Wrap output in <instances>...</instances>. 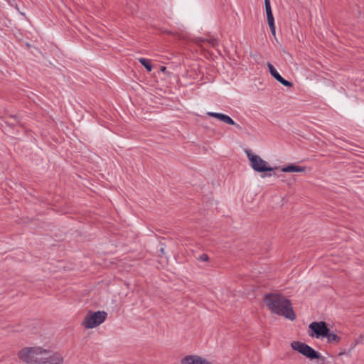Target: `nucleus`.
Listing matches in <instances>:
<instances>
[{"label": "nucleus", "mask_w": 364, "mask_h": 364, "mask_svg": "<svg viewBox=\"0 0 364 364\" xmlns=\"http://www.w3.org/2000/svg\"><path fill=\"white\" fill-rule=\"evenodd\" d=\"M267 308L274 314L283 316L289 320H294L296 318L291 302L285 297L278 295L269 294L264 299Z\"/></svg>", "instance_id": "1"}, {"label": "nucleus", "mask_w": 364, "mask_h": 364, "mask_svg": "<svg viewBox=\"0 0 364 364\" xmlns=\"http://www.w3.org/2000/svg\"><path fill=\"white\" fill-rule=\"evenodd\" d=\"M48 354V350L41 347H26L18 352V358L21 360L30 364H41L43 355Z\"/></svg>", "instance_id": "2"}, {"label": "nucleus", "mask_w": 364, "mask_h": 364, "mask_svg": "<svg viewBox=\"0 0 364 364\" xmlns=\"http://www.w3.org/2000/svg\"><path fill=\"white\" fill-rule=\"evenodd\" d=\"M245 153L250 162V166L254 171L262 173L265 171H272L277 168L276 167H271L269 164L263 160L260 156L252 154L251 150L247 149L245 150Z\"/></svg>", "instance_id": "3"}, {"label": "nucleus", "mask_w": 364, "mask_h": 364, "mask_svg": "<svg viewBox=\"0 0 364 364\" xmlns=\"http://www.w3.org/2000/svg\"><path fill=\"white\" fill-rule=\"evenodd\" d=\"M107 313L105 311L90 312L84 318L82 326L86 328H93L102 323L107 318Z\"/></svg>", "instance_id": "4"}, {"label": "nucleus", "mask_w": 364, "mask_h": 364, "mask_svg": "<svg viewBox=\"0 0 364 364\" xmlns=\"http://www.w3.org/2000/svg\"><path fill=\"white\" fill-rule=\"evenodd\" d=\"M291 347L294 350L298 351L301 353L306 358L313 360V359H319L322 358L320 353L316 351L313 348L308 346L307 344L299 342V341H293L291 343Z\"/></svg>", "instance_id": "5"}, {"label": "nucleus", "mask_w": 364, "mask_h": 364, "mask_svg": "<svg viewBox=\"0 0 364 364\" xmlns=\"http://www.w3.org/2000/svg\"><path fill=\"white\" fill-rule=\"evenodd\" d=\"M309 328L314 333H311V336H314L316 338L325 337L326 333L329 331V328L323 321L312 322L309 325Z\"/></svg>", "instance_id": "6"}, {"label": "nucleus", "mask_w": 364, "mask_h": 364, "mask_svg": "<svg viewBox=\"0 0 364 364\" xmlns=\"http://www.w3.org/2000/svg\"><path fill=\"white\" fill-rule=\"evenodd\" d=\"M63 355L58 353L55 352L51 353L50 350H48V354L47 355H43V360H41V364H63Z\"/></svg>", "instance_id": "7"}, {"label": "nucleus", "mask_w": 364, "mask_h": 364, "mask_svg": "<svg viewBox=\"0 0 364 364\" xmlns=\"http://www.w3.org/2000/svg\"><path fill=\"white\" fill-rule=\"evenodd\" d=\"M267 67L272 76L274 77L282 85L289 87L292 86V83L282 77L281 75L275 69V68L270 63H267Z\"/></svg>", "instance_id": "8"}, {"label": "nucleus", "mask_w": 364, "mask_h": 364, "mask_svg": "<svg viewBox=\"0 0 364 364\" xmlns=\"http://www.w3.org/2000/svg\"><path fill=\"white\" fill-rule=\"evenodd\" d=\"M181 364H211L198 355H186L181 361Z\"/></svg>", "instance_id": "9"}, {"label": "nucleus", "mask_w": 364, "mask_h": 364, "mask_svg": "<svg viewBox=\"0 0 364 364\" xmlns=\"http://www.w3.org/2000/svg\"><path fill=\"white\" fill-rule=\"evenodd\" d=\"M306 169L304 166H296L294 164H290L287 166H284L282 168V171L283 172H303Z\"/></svg>", "instance_id": "10"}, {"label": "nucleus", "mask_w": 364, "mask_h": 364, "mask_svg": "<svg viewBox=\"0 0 364 364\" xmlns=\"http://www.w3.org/2000/svg\"><path fill=\"white\" fill-rule=\"evenodd\" d=\"M325 338L330 343H338L340 341V337L337 334L330 332V331L326 333Z\"/></svg>", "instance_id": "11"}, {"label": "nucleus", "mask_w": 364, "mask_h": 364, "mask_svg": "<svg viewBox=\"0 0 364 364\" xmlns=\"http://www.w3.org/2000/svg\"><path fill=\"white\" fill-rule=\"evenodd\" d=\"M196 43L200 46H202L203 43H206L210 44L211 46H215L217 44V41L215 38L208 39V38H196Z\"/></svg>", "instance_id": "12"}, {"label": "nucleus", "mask_w": 364, "mask_h": 364, "mask_svg": "<svg viewBox=\"0 0 364 364\" xmlns=\"http://www.w3.org/2000/svg\"><path fill=\"white\" fill-rule=\"evenodd\" d=\"M139 62L149 71L152 70V65L151 63V60L146 58H139Z\"/></svg>", "instance_id": "13"}, {"label": "nucleus", "mask_w": 364, "mask_h": 364, "mask_svg": "<svg viewBox=\"0 0 364 364\" xmlns=\"http://www.w3.org/2000/svg\"><path fill=\"white\" fill-rule=\"evenodd\" d=\"M207 114L208 116H210V117H215L220 121H223V118L225 116V114H223V113H218V112H208L207 113Z\"/></svg>", "instance_id": "14"}, {"label": "nucleus", "mask_w": 364, "mask_h": 364, "mask_svg": "<svg viewBox=\"0 0 364 364\" xmlns=\"http://www.w3.org/2000/svg\"><path fill=\"white\" fill-rule=\"evenodd\" d=\"M264 6H265L266 14L272 13L270 0H264Z\"/></svg>", "instance_id": "15"}, {"label": "nucleus", "mask_w": 364, "mask_h": 364, "mask_svg": "<svg viewBox=\"0 0 364 364\" xmlns=\"http://www.w3.org/2000/svg\"><path fill=\"white\" fill-rule=\"evenodd\" d=\"M222 122L230 125L235 124V121L231 117L226 114L224 117L223 120Z\"/></svg>", "instance_id": "16"}, {"label": "nucleus", "mask_w": 364, "mask_h": 364, "mask_svg": "<svg viewBox=\"0 0 364 364\" xmlns=\"http://www.w3.org/2000/svg\"><path fill=\"white\" fill-rule=\"evenodd\" d=\"M267 18L268 24L274 23V18L272 13L267 14Z\"/></svg>", "instance_id": "17"}, {"label": "nucleus", "mask_w": 364, "mask_h": 364, "mask_svg": "<svg viewBox=\"0 0 364 364\" xmlns=\"http://www.w3.org/2000/svg\"><path fill=\"white\" fill-rule=\"evenodd\" d=\"M209 259V257L207 254H202L198 257V260L202 262H207Z\"/></svg>", "instance_id": "18"}, {"label": "nucleus", "mask_w": 364, "mask_h": 364, "mask_svg": "<svg viewBox=\"0 0 364 364\" xmlns=\"http://www.w3.org/2000/svg\"><path fill=\"white\" fill-rule=\"evenodd\" d=\"M268 25L269 26L271 33H272V35L275 36L276 31H275V25H274V23L268 24Z\"/></svg>", "instance_id": "19"}, {"label": "nucleus", "mask_w": 364, "mask_h": 364, "mask_svg": "<svg viewBox=\"0 0 364 364\" xmlns=\"http://www.w3.org/2000/svg\"><path fill=\"white\" fill-rule=\"evenodd\" d=\"M234 126H235L237 127V129H241L242 127L237 123H235V124H233Z\"/></svg>", "instance_id": "20"}, {"label": "nucleus", "mask_w": 364, "mask_h": 364, "mask_svg": "<svg viewBox=\"0 0 364 364\" xmlns=\"http://www.w3.org/2000/svg\"><path fill=\"white\" fill-rule=\"evenodd\" d=\"M160 252H161V254H164V248L161 247L160 249Z\"/></svg>", "instance_id": "21"}, {"label": "nucleus", "mask_w": 364, "mask_h": 364, "mask_svg": "<svg viewBox=\"0 0 364 364\" xmlns=\"http://www.w3.org/2000/svg\"><path fill=\"white\" fill-rule=\"evenodd\" d=\"M165 69H166V68H165V67H163V68H161V70H162V71H164V70H165Z\"/></svg>", "instance_id": "22"}]
</instances>
